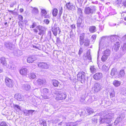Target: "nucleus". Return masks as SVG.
Segmentation results:
<instances>
[{"label":"nucleus","instance_id":"f257e3e1","mask_svg":"<svg viewBox=\"0 0 126 126\" xmlns=\"http://www.w3.org/2000/svg\"><path fill=\"white\" fill-rule=\"evenodd\" d=\"M42 27L40 25H38L36 27V28L33 29V32L35 33H37L38 32V30L39 31L38 34L40 35H42L43 36L44 33H45V31L42 30Z\"/></svg>","mask_w":126,"mask_h":126},{"label":"nucleus","instance_id":"f03ea898","mask_svg":"<svg viewBox=\"0 0 126 126\" xmlns=\"http://www.w3.org/2000/svg\"><path fill=\"white\" fill-rule=\"evenodd\" d=\"M85 73L83 71L79 72L77 75V80L81 81L85 79Z\"/></svg>","mask_w":126,"mask_h":126},{"label":"nucleus","instance_id":"7ed1b4c3","mask_svg":"<svg viewBox=\"0 0 126 126\" xmlns=\"http://www.w3.org/2000/svg\"><path fill=\"white\" fill-rule=\"evenodd\" d=\"M51 30L53 34L55 36H57L58 32L59 34L61 32V30L60 28L59 27H56V26H54L52 27Z\"/></svg>","mask_w":126,"mask_h":126},{"label":"nucleus","instance_id":"20e7f679","mask_svg":"<svg viewBox=\"0 0 126 126\" xmlns=\"http://www.w3.org/2000/svg\"><path fill=\"white\" fill-rule=\"evenodd\" d=\"M5 82L7 86L8 87H12L13 86V81L8 77H6L5 78Z\"/></svg>","mask_w":126,"mask_h":126},{"label":"nucleus","instance_id":"39448f33","mask_svg":"<svg viewBox=\"0 0 126 126\" xmlns=\"http://www.w3.org/2000/svg\"><path fill=\"white\" fill-rule=\"evenodd\" d=\"M66 97V95L64 93L58 94L55 99L57 100H63L65 99Z\"/></svg>","mask_w":126,"mask_h":126},{"label":"nucleus","instance_id":"423d86ee","mask_svg":"<svg viewBox=\"0 0 126 126\" xmlns=\"http://www.w3.org/2000/svg\"><path fill=\"white\" fill-rule=\"evenodd\" d=\"M20 73L23 76H26L28 74V71L26 68H22L19 71Z\"/></svg>","mask_w":126,"mask_h":126},{"label":"nucleus","instance_id":"0eeeda50","mask_svg":"<svg viewBox=\"0 0 126 126\" xmlns=\"http://www.w3.org/2000/svg\"><path fill=\"white\" fill-rule=\"evenodd\" d=\"M65 6L67 9L69 10L74 9L75 8V6L70 2L66 3Z\"/></svg>","mask_w":126,"mask_h":126},{"label":"nucleus","instance_id":"6e6552de","mask_svg":"<svg viewBox=\"0 0 126 126\" xmlns=\"http://www.w3.org/2000/svg\"><path fill=\"white\" fill-rule=\"evenodd\" d=\"M95 92H97L100 91L102 89L100 85L98 83H96L93 88Z\"/></svg>","mask_w":126,"mask_h":126},{"label":"nucleus","instance_id":"1a4fd4ad","mask_svg":"<svg viewBox=\"0 0 126 126\" xmlns=\"http://www.w3.org/2000/svg\"><path fill=\"white\" fill-rule=\"evenodd\" d=\"M84 12V13L86 14H93V10L90 7H86L85 8Z\"/></svg>","mask_w":126,"mask_h":126},{"label":"nucleus","instance_id":"9d476101","mask_svg":"<svg viewBox=\"0 0 126 126\" xmlns=\"http://www.w3.org/2000/svg\"><path fill=\"white\" fill-rule=\"evenodd\" d=\"M102 77V73H97L94 74L93 76V78L95 80L100 79Z\"/></svg>","mask_w":126,"mask_h":126},{"label":"nucleus","instance_id":"9b49d317","mask_svg":"<svg viewBox=\"0 0 126 126\" xmlns=\"http://www.w3.org/2000/svg\"><path fill=\"white\" fill-rule=\"evenodd\" d=\"M120 46V42H116L114 45L113 48L115 51L116 52L118 50Z\"/></svg>","mask_w":126,"mask_h":126},{"label":"nucleus","instance_id":"f8f14e48","mask_svg":"<svg viewBox=\"0 0 126 126\" xmlns=\"http://www.w3.org/2000/svg\"><path fill=\"white\" fill-rule=\"evenodd\" d=\"M125 75V72L124 70L122 69L120 70L119 72H118L117 76L116 77L118 78L122 77H123Z\"/></svg>","mask_w":126,"mask_h":126},{"label":"nucleus","instance_id":"ddd939ff","mask_svg":"<svg viewBox=\"0 0 126 126\" xmlns=\"http://www.w3.org/2000/svg\"><path fill=\"white\" fill-rule=\"evenodd\" d=\"M36 60V59L34 56H30L27 58V62L29 63H32Z\"/></svg>","mask_w":126,"mask_h":126},{"label":"nucleus","instance_id":"4468645a","mask_svg":"<svg viewBox=\"0 0 126 126\" xmlns=\"http://www.w3.org/2000/svg\"><path fill=\"white\" fill-rule=\"evenodd\" d=\"M84 34L82 33L79 37V43L80 45H82L84 43Z\"/></svg>","mask_w":126,"mask_h":126},{"label":"nucleus","instance_id":"2eb2a0df","mask_svg":"<svg viewBox=\"0 0 126 126\" xmlns=\"http://www.w3.org/2000/svg\"><path fill=\"white\" fill-rule=\"evenodd\" d=\"M118 73L116 69L113 68L111 70L110 75L112 76H117Z\"/></svg>","mask_w":126,"mask_h":126},{"label":"nucleus","instance_id":"dca6fc26","mask_svg":"<svg viewBox=\"0 0 126 126\" xmlns=\"http://www.w3.org/2000/svg\"><path fill=\"white\" fill-rule=\"evenodd\" d=\"M41 13L43 16H44L45 18H49V16L48 15H46L47 13L45 10L44 9H41Z\"/></svg>","mask_w":126,"mask_h":126},{"label":"nucleus","instance_id":"f3484780","mask_svg":"<svg viewBox=\"0 0 126 126\" xmlns=\"http://www.w3.org/2000/svg\"><path fill=\"white\" fill-rule=\"evenodd\" d=\"M38 66L39 67L42 68H46L47 67V64L44 63H39L38 64Z\"/></svg>","mask_w":126,"mask_h":126},{"label":"nucleus","instance_id":"a211bd4d","mask_svg":"<svg viewBox=\"0 0 126 126\" xmlns=\"http://www.w3.org/2000/svg\"><path fill=\"white\" fill-rule=\"evenodd\" d=\"M89 30L91 33H94L96 31V27L94 26H91L89 28Z\"/></svg>","mask_w":126,"mask_h":126},{"label":"nucleus","instance_id":"6ab92c4d","mask_svg":"<svg viewBox=\"0 0 126 126\" xmlns=\"http://www.w3.org/2000/svg\"><path fill=\"white\" fill-rule=\"evenodd\" d=\"M58 11L56 8H54L52 10V14L53 16H56L58 14Z\"/></svg>","mask_w":126,"mask_h":126},{"label":"nucleus","instance_id":"aec40b11","mask_svg":"<svg viewBox=\"0 0 126 126\" xmlns=\"http://www.w3.org/2000/svg\"><path fill=\"white\" fill-rule=\"evenodd\" d=\"M15 98L19 101L21 100L22 97L21 94H16L15 95Z\"/></svg>","mask_w":126,"mask_h":126},{"label":"nucleus","instance_id":"412c9836","mask_svg":"<svg viewBox=\"0 0 126 126\" xmlns=\"http://www.w3.org/2000/svg\"><path fill=\"white\" fill-rule=\"evenodd\" d=\"M113 84L115 87H118L121 84L120 81L117 80H115L113 82Z\"/></svg>","mask_w":126,"mask_h":126},{"label":"nucleus","instance_id":"4be33fe9","mask_svg":"<svg viewBox=\"0 0 126 126\" xmlns=\"http://www.w3.org/2000/svg\"><path fill=\"white\" fill-rule=\"evenodd\" d=\"M86 59H88L89 60H91V58L90 55V53L89 51H88L86 53V55L85 56Z\"/></svg>","mask_w":126,"mask_h":126},{"label":"nucleus","instance_id":"5701e85b","mask_svg":"<svg viewBox=\"0 0 126 126\" xmlns=\"http://www.w3.org/2000/svg\"><path fill=\"white\" fill-rule=\"evenodd\" d=\"M52 84L55 87H57L58 86L59 84V82L56 80H53Z\"/></svg>","mask_w":126,"mask_h":126},{"label":"nucleus","instance_id":"b1692460","mask_svg":"<svg viewBox=\"0 0 126 126\" xmlns=\"http://www.w3.org/2000/svg\"><path fill=\"white\" fill-rule=\"evenodd\" d=\"M0 60L1 63L3 65H5L6 64V62L5 58H1L0 59Z\"/></svg>","mask_w":126,"mask_h":126},{"label":"nucleus","instance_id":"393cba45","mask_svg":"<svg viewBox=\"0 0 126 126\" xmlns=\"http://www.w3.org/2000/svg\"><path fill=\"white\" fill-rule=\"evenodd\" d=\"M82 20L81 19H79L77 21V26L79 27L81 25L82 23Z\"/></svg>","mask_w":126,"mask_h":126},{"label":"nucleus","instance_id":"a878e982","mask_svg":"<svg viewBox=\"0 0 126 126\" xmlns=\"http://www.w3.org/2000/svg\"><path fill=\"white\" fill-rule=\"evenodd\" d=\"M90 70L91 72L93 73H95V72L96 69L94 68V66H91L90 67Z\"/></svg>","mask_w":126,"mask_h":126},{"label":"nucleus","instance_id":"bb28decb","mask_svg":"<svg viewBox=\"0 0 126 126\" xmlns=\"http://www.w3.org/2000/svg\"><path fill=\"white\" fill-rule=\"evenodd\" d=\"M107 56L105 55H104L102 56L101 58V60L102 62L105 61L107 59Z\"/></svg>","mask_w":126,"mask_h":126},{"label":"nucleus","instance_id":"cd10ccee","mask_svg":"<svg viewBox=\"0 0 126 126\" xmlns=\"http://www.w3.org/2000/svg\"><path fill=\"white\" fill-rule=\"evenodd\" d=\"M110 98H113L115 96V92L114 90H113L110 93Z\"/></svg>","mask_w":126,"mask_h":126},{"label":"nucleus","instance_id":"c85d7f7f","mask_svg":"<svg viewBox=\"0 0 126 126\" xmlns=\"http://www.w3.org/2000/svg\"><path fill=\"white\" fill-rule=\"evenodd\" d=\"M121 16L124 18V19L126 21V11L123 12L121 14Z\"/></svg>","mask_w":126,"mask_h":126},{"label":"nucleus","instance_id":"c756f323","mask_svg":"<svg viewBox=\"0 0 126 126\" xmlns=\"http://www.w3.org/2000/svg\"><path fill=\"white\" fill-rule=\"evenodd\" d=\"M18 18L19 20V21L18 22V23L20 22V21L22 22L23 19V16L21 15H18Z\"/></svg>","mask_w":126,"mask_h":126},{"label":"nucleus","instance_id":"7c9ffc66","mask_svg":"<svg viewBox=\"0 0 126 126\" xmlns=\"http://www.w3.org/2000/svg\"><path fill=\"white\" fill-rule=\"evenodd\" d=\"M38 11L37 8H34L32 10V13L34 14H36L38 13Z\"/></svg>","mask_w":126,"mask_h":126},{"label":"nucleus","instance_id":"2f4dec72","mask_svg":"<svg viewBox=\"0 0 126 126\" xmlns=\"http://www.w3.org/2000/svg\"><path fill=\"white\" fill-rule=\"evenodd\" d=\"M36 26V24L35 22H33L32 24L30 26V28L31 29L35 27Z\"/></svg>","mask_w":126,"mask_h":126},{"label":"nucleus","instance_id":"473e14b6","mask_svg":"<svg viewBox=\"0 0 126 126\" xmlns=\"http://www.w3.org/2000/svg\"><path fill=\"white\" fill-rule=\"evenodd\" d=\"M38 81L39 84L40 85L43 84L44 83L46 82V81L45 80V81H44L41 79H39Z\"/></svg>","mask_w":126,"mask_h":126},{"label":"nucleus","instance_id":"72a5a7b5","mask_svg":"<svg viewBox=\"0 0 126 126\" xmlns=\"http://www.w3.org/2000/svg\"><path fill=\"white\" fill-rule=\"evenodd\" d=\"M63 9L62 7H61L60 10H59V13L58 15L59 17L61 16L63 12Z\"/></svg>","mask_w":126,"mask_h":126},{"label":"nucleus","instance_id":"f704fd0d","mask_svg":"<svg viewBox=\"0 0 126 126\" xmlns=\"http://www.w3.org/2000/svg\"><path fill=\"white\" fill-rule=\"evenodd\" d=\"M36 77V75L33 73L31 74L30 76V79H33L35 78Z\"/></svg>","mask_w":126,"mask_h":126},{"label":"nucleus","instance_id":"c9c22d12","mask_svg":"<svg viewBox=\"0 0 126 126\" xmlns=\"http://www.w3.org/2000/svg\"><path fill=\"white\" fill-rule=\"evenodd\" d=\"M102 69L104 70H107L109 69V68L107 66L105 65H104L102 66Z\"/></svg>","mask_w":126,"mask_h":126},{"label":"nucleus","instance_id":"e433bc0d","mask_svg":"<svg viewBox=\"0 0 126 126\" xmlns=\"http://www.w3.org/2000/svg\"><path fill=\"white\" fill-rule=\"evenodd\" d=\"M0 125L1 126H7L6 123L4 121L1 122L0 123Z\"/></svg>","mask_w":126,"mask_h":126},{"label":"nucleus","instance_id":"4c0bfd02","mask_svg":"<svg viewBox=\"0 0 126 126\" xmlns=\"http://www.w3.org/2000/svg\"><path fill=\"white\" fill-rule=\"evenodd\" d=\"M82 49V48H80L79 50L78 54L79 55H80L83 52V50Z\"/></svg>","mask_w":126,"mask_h":126},{"label":"nucleus","instance_id":"58836bf2","mask_svg":"<svg viewBox=\"0 0 126 126\" xmlns=\"http://www.w3.org/2000/svg\"><path fill=\"white\" fill-rule=\"evenodd\" d=\"M14 108H16L17 109L19 110H20V107L19 106L17 105H15L14 106Z\"/></svg>","mask_w":126,"mask_h":126},{"label":"nucleus","instance_id":"ea45409f","mask_svg":"<svg viewBox=\"0 0 126 126\" xmlns=\"http://www.w3.org/2000/svg\"><path fill=\"white\" fill-rule=\"evenodd\" d=\"M96 35L94 34L93 35L91 36V38L93 39V40H95L96 38Z\"/></svg>","mask_w":126,"mask_h":126},{"label":"nucleus","instance_id":"a19ab883","mask_svg":"<svg viewBox=\"0 0 126 126\" xmlns=\"http://www.w3.org/2000/svg\"><path fill=\"white\" fill-rule=\"evenodd\" d=\"M44 22L45 23L47 24L49 23V21L48 19H45L44 20Z\"/></svg>","mask_w":126,"mask_h":126},{"label":"nucleus","instance_id":"79ce46f5","mask_svg":"<svg viewBox=\"0 0 126 126\" xmlns=\"http://www.w3.org/2000/svg\"><path fill=\"white\" fill-rule=\"evenodd\" d=\"M70 26L72 29H75L76 28L75 25V24H73L71 25Z\"/></svg>","mask_w":126,"mask_h":126},{"label":"nucleus","instance_id":"37998d69","mask_svg":"<svg viewBox=\"0 0 126 126\" xmlns=\"http://www.w3.org/2000/svg\"><path fill=\"white\" fill-rule=\"evenodd\" d=\"M87 112L90 114H92L93 113V111L92 110H88L87 111Z\"/></svg>","mask_w":126,"mask_h":126},{"label":"nucleus","instance_id":"c03bdc74","mask_svg":"<svg viewBox=\"0 0 126 126\" xmlns=\"http://www.w3.org/2000/svg\"><path fill=\"white\" fill-rule=\"evenodd\" d=\"M89 42H85L84 44V45L86 46H87L89 45Z\"/></svg>","mask_w":126,"mask_h":126},{"label":"nucleus","instance_id":"a18cd8bd","mask_svg":"<svg viewBox=\"0 0 126 126\" xmlns=\"http://www.w3.org/2000/svg\"><path fill=\"white\" fill-rule=\"evenodd\" d=\"M60 39L59 37L56 38V42L57 43H59L60 42Z\"/></svg>","mask_w":126,"mask_h":126},{"label":"nucleus","instance_id":"49530a36","mask_svg":"<svg viewBox=\"0 0 126 126\" xmlns=\"http://www.w3.org/2000/svg\"><path fill=\"white\" fill-rule=\"evenodd\" d=\"M41 124L44 125H46V122L45 121H43L41 123Z\"/></svg>","mask_w":126,"mask_h":126},{"label":"nucleus","instance_id":"de8ad7c7","mask_svg":"<svg viewBox=\"0 0 126 126\" xmlns=\"http://www.w3.org/2000/svg\"><path fill=\"white\" fill-rule=\"evenodd\" d=\"M23 9L22 8H20V11L21 13H22L23 11Z\"/></svg>","mask_w":126,"mask_h":126},{"label":"nucleus","instance_id":"09e8293b","mask_svg":"<svg viewBox=\"0 0 126 126\" xmlns=\"http://www.w3.org/2000/svg\"><path fill=\"white\" fill-rule=\"evenodd\" d=\"M123 4L126 7V1H124L123 2Z\"/></svg>","mask_w":126,"mask_h":126},{"label":"nucleus","instance_id":"8fccbe9b","mask_svg":"<svg viewBox=\"0 0 126 126\" xmlns=\"http://www.w3.org/2000/svg\"><path fill=\"white\" fill-rule=\"evenodd\" d=\"M123 47L122 48L124 47H126V44L124 43L123 45Z\"/></svg>","mask_w":126,"mask_h":126},{"label":"nucleus","instance_id":"3c124183","mask_svg":"<svg viewBox=\"0 0 126 126\" xmlns=\"http://www.w3.org/2000/svg\"><path fill=\"white\" fill-rule=\"evenodd\" d=\"M96 120V119L95 118H92V122H94Z\"/></svg>","mask_w":126,"mask_h":126},{"label":"nucleus","instance_id":"603ef678","mask_svg":"<svg viewBox=\"0 0 126 126\" xmlns=\"http://www.w3.org/2000/svg\"><path fill=\"white\" fill-rule=\"evenodd\" d=\"M29 111H31L32 113L33 112H34L35 111L34 110H29Z\"/></svg>","mask_w":126,"mask_h":126},{"label":"nucleus","instance_id":"864d4df0","mask_svg":"<svg viewBox=\"0 0 126 126\" xmlns=\"http://www.w3.org/2000/svg\"><path fill=\"white\" fill-rule=\"evenodd\" d=\"M112 124H109L107 126H112Z\"/></svg>","mask_w":126,"mask_h":126},{"label":"nucleus","instance_id":"5fc2aeb1","mask_svg":"<svg viewBox=\"0 0 126 126\" xmlns=\"http://www.w3.org/2000/svg\"><path fill=\"white\" fill-rule=\"evenodd\" d=\"M58 125H62V123H60L58 124Z\"/></svg>","mask_w":126,"mask_h":126},{"label":"nucleus","instance_id":"6e6d98bb","mask_svg":"<svg viewBox=\"0 0 126 126\" xmlns=\"http://www.w3.org/2000/svg\"><path fill=\"white\" fill-rule=\"evenodd\" d=\"M7 24V22H5L4 23V25H6Z\"/></svg>","mask_w":126,"mask_h":126},{"label":"nucleus","instance_id":"4d7b16f0","mask_svg":"<svg viewBox=\"0 0 126 126\" xmlns=\"http://www.w3.org/2000/svg\"><path fill=\"white\" fill-rule=\"evenodd\" d=\"M9 11V12H13V11H11V10Z\"/></svg>","mask_w":126,"mask_h":126},{"label":"nucleus","instance_id":"13d9d810","mask_svg":"<svg viewBox=\"0 0 126 126\" xmlns=\"http://www.w3.org/2000/svg\"><path fill=\"white\" fill-rule=\"evenodd\" d=\"M73 126H77V125H73Z\"/></svg>","mask_w":126,"mask_h":126},{"label":"nucleus","instance_id":"bf43d9fd","mask_svg":"<svg viewBox=\"0 0 126 126\" xmlns=\"http://www.w3.org/2000/svg\"><path fill=\"white\" fill-rule=\"evenodd\" d=\"M101 0L102 1H103L104 0Z\"/></svg>","mask_w":126,"mask_h":126}]
</instances>
